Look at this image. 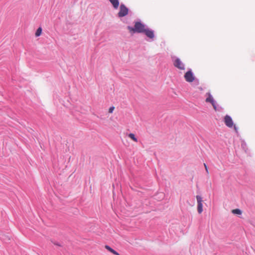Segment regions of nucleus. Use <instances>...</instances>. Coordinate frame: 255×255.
Returning <instances> with one entry per match:
<instances>
[{"mask_svg": "<svg viewBox=\"0 0 255 255\" xmlns=\"http://www.w3.org/2000/svg\"><path fill=\"white\" fill-rule=\"evenodd\" d=\"M128 28L131 33H143L145 31V25L140 22H136L134 27L128 26Z\"/></svg>", "mask_w": 255, "mask_h": 255, "instance_id": "f257e3e1", "label": "nucleus"}, {"mask_svg": "<svg viewBox=\"0 0 255 255\" xmlns=\"http://www.w3.org/2000/svg\"><path fill=\"white\" fill-rule=\"evenodd\" d=\"M224 123L226 126L231 128L234 127V129L237 131V129L236 126L234 125L233 121L231 117L228 115H226L224 118Z\"/></svg>", "mask_w": 255, "mask_h": 255, "instance_id": "f03ea898", "label": "nucleus"}, {"mask_svg": "<svg viewBox=\"0 0 255 255\" xmlns=\"http://www.w3.org/2000/svg\"><path fill=\"white\" fill-rule=\"evenodd\" d=\"M173 65L175 67L180 70H184L185 69L184 64L179 58H177L175 59L173 61Z\"/></svg>", "mask_w": 255, "mask_h": 255, "instance_id": "7ed1b4c3", "label": "nucleus"}, {"mask_svg": "<svg viewBox=\"0 0 255 255\" xmlns=\"http://www.w3.org/2000/svg\"><path fill=\"white\" fill-rule=\"evenodd\" d=\"M128 8L123 4L120 6V11L118 13L119 17H123L128 14Z\"/></svg>", "mask_w": 255, "mask_h": 255, "instance_id": "20e7f679", "label": "nucleus"}, {"mask_svg": "<svg viewBox=\"0 0 255 255\" xmlns=\"http://www.w3.org/2000/svg\"><path fill=\"white\" fill-rule=\"evenodd\" d=\"M184 78L188 82H192L195 80V77L191 70L188 71L184 75Z\"/></svg>", "mask_w": 255, "mask_h": 255, "instance_id": "39448f33", "label": "nucleus"}, {"mask_svg": "<svg viewBox=\"0 0 255 255\" xmlns=\"http://www.w3.org/2000/svg\"><path fill=\"white\" fill-rule=\"evenodd\" d=\"M206 95L208 96V97L206 99V102L207 103H210L213 106L214 109L216 110L217 107L215 104V102L214 100L213 97L211 96L210 93H207Z\"/></svg>", "mask_w": 255, "mask_h": 255, "instance_id": "423d86ee", "label": "nucleus"}, {"mask_svg": "<svg viewBox=\"0 0 255 255\" xmlns=\"http://www.w3.org/2000/svg\"><path fill=\"white\" fill-rule=\"evenodd\" d=\"M143 33H144L145 35L150 38H153L154 36V32L152 30L149 29H145V31Z\"/></svg>", "mask_w": 255, "mask_h": 255, "instance_id": "0eeeda50", "label": "nucleus"}, {"mask_svg": "<svg viewBox=\"0 0 255 255\" xmlns=\"http://www.w3.org/2000/svg\"><path fill=\"white\" fill-rule=\"evenodd\" d=\"M115 8H118L119 6V0H109Z\"/></svg>", "mask_w": 255, "mask_h": 255, "instance_id": "6e6552de", "label": "nucleus"}, {"mask_svg": "<svg viewBox=\"0 0 255 255\" xmlns=\"http://www.w3.org/2000/svg\"><path fill=\"white\" fill-rule=\"evenodd\" d=\"M105 248L109 251L111 253L115 255H120V254L117 252L116 251L111 248L110 246L106 245L105 246Z\"/></svg>", "mask_w": 255, "mask_h": 255, "instance_id": "1a4fd4ad", "label": "nucleus"}, {"mask_svg": "<svg viewBox=\"0 0 255 255\" xmlns=\"http://www.w3.org/2000/svg\"><path fill=\"white\" fill-rule=\"evenodd\" d=\"M232 213L234 214L241 215L242 211L239 209H235L232 210Z\"/></svg>", "mask_w": 255, "mask_h": 255, "instance_id": "9d476101", "label": "nucleus"}, {"mask_svg": "<svg viewBox=\"0 0 255 255\" xmlns=\"http://www.w3.org/2000/svg\"><path fill=\"white\" fill-rule=\"evenodd\" d=\"M197 210L199 214H201L203 211V204L202 203L197 204Z\"/></svg>", "mask_w": 255, "mask_h": 255, "instance_id": "9b49d317", "label": "nucleus"}, {"mask_svg": "<svg viewBox=\"0 0 255 255\" xmlns=\"http://www.w3.org/2000/svg\"><path fill=\"white\" fill-rule=\"evenodd\" d=\"M128 137L130 138L132 140H133L135 142L137 141V138L135 137L134 134L133 133H130L128 134Z\"/></svg>", "mask_w": 255, "mask_h": 255, "instance_id": "f8f14e48", "label": "nucleus"}, {"mask_svg": "<svg viewBox=\"0 0 255 255\" xmlns=\"http://www.w3.org/2000/svg\"><path fill=\"white\" fill-rule=\"evenodd\" d=\"M41 33H42V28H41V27H40L37 29V30L36 31L35 34V36L36 37H38L41 34Z\"/></svg>", "mask_w": 255, "mask_h": 255, "instance_id": "ddd939ff", "label": "nucleus"}, {"mask_svg": "<svg viewBox=\"0 0 255 255\" xmlns=\"http://www.w3.org/2000/svg\"><path fill=\"white\" fill-rule=\"evenodd\" d=\"M196 199L197 201V204L202 203V197L199 195L196 196Z\"/></svg>", "mask_w": 255, "mask_h": 255, "instance_id": "4468645a", "label": "nucleus"}, {"mask_svg": "<svg viewBox=\"0 0 255 255\" xmlns=\"http://www.w3.org/2000/svg\"><path fill=\"white\" fill-rule=\"evenodd\" d=\"M115 109V107H111L109 108V112L110 113H112L113 111Z\"/></svg>", "mask_w": 255, "mask_h": 255, "instance_id": "2eb2a0df", "label": "nucleus"}, {"mask_svg": "<svg viewBox=\"0 0 255 255\" xmlns=\"http://www.w3.org/2000/svg\"><path fill=\"white\" fill-rule=\"evenodd\" d=\"M204 166L205 167L206 172L208 174L209 173L208 168V167H207V165L206 164V163H204Z\"/></svg>", "mask_w": 255, "mask_h": 255, "instance_id": "dca6fc26", "label": "nucleus"}]
</instances>
